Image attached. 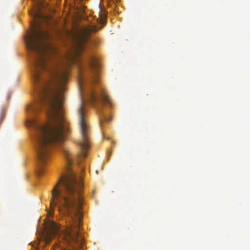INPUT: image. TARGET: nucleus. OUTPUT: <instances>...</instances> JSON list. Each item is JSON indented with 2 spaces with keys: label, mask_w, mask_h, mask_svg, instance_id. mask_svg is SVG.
Segmentation results:
<instances>
[{
  "label": "nucleus",
  "mask_w": 250,
  "mask_h": 250,
  "mask_svg": "<svg viewBox=\"0 0 250 250\" xmlns=\"http://www.w3.org/2000/svg\"><path fill=\"white\" fill-rule=\"evenodd\" d=\"M53 213V211H50L49 212H48V214L50 216L52 215Z\"/></svg>",
  "instance_id": "20e7f679"
},
{
  "label": "nucleus",
  "mask_w": 250,
  "mask_h": 250,
  "mask_svg": "<svg viewBox=\"0 0 250 250\" xmlns=\"http://www.w3.org/2000/svg\"><path fill=\"white\" fill-rule=\"evenodd\" d=\"M98 30L95 25H90L75 38L73 50L64 57H60L57 52L42 40L49 38L47 33L37 29L35 23L29 35L24 37L27 50L33 54L32 77L37 97L36 103L27 106L26 111L30 118L26 125L32 130V137L36 146L38 160V176H41L44 166L50 160L51 150L55 146H62L69 132V126L62 111L63 102L62 94L66 90L70 67L77 65L79 71V86L81 99L79 109V124L82 139L79 143L81 152L79 160L81 171L84 167L81 165V158L86 157L89 147L87 134L89 130L84 113L85 92L91 104L90 93L99 98L102 93L108 97L106 91L101 87L98 92L92 85L98 82L100 65L97 58L91 53L83 56L85 43L93 32Z\"/></svg>",
  "instance_id": "f257e3e1"
},
{
  "label": "nucleus",
  "mask_w": 250,
  "mask_h": 250,
  "mask_svg": "<svg viewBox=\"0 0 250 250\" xmlns=\"http://www.w3.org/2000/svg\"><path fill=\"white\" fill-rule=\"evenodd\" d=\"M36 3L37 8L34 11H30L29 14L34 18H41L42 16L40 11V7L42 6V0H33Z\"/></svg>",
  "instance_id": "7ed1b4c3"
},
{
  "label": "nucleus",
  "mask_w": 250,
  "mask_h": 250,
  "mask_svg": "<svg viewBox=\"0 0 250 250\" xmlns=\"http://www.w3.org/2000/svg\"><path fill=\"white\" fill-rule=\"evenodd\" d=\"M89 97L91 103L97 107V110L102 116L100 126L104 134L105 124L109 122L112 119L111 111L113 107V104L110 98L104 93H102L99 98L90 93ZM103 135L104 138H105L104 134Z\"/></svg>",
  "instance_id": "f03ea898"
}]
</instances>
